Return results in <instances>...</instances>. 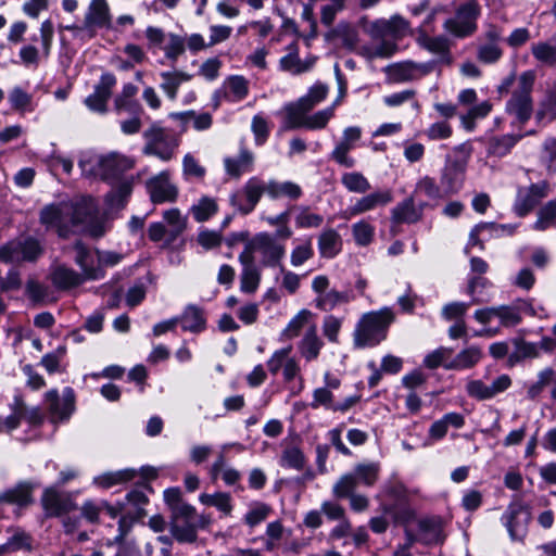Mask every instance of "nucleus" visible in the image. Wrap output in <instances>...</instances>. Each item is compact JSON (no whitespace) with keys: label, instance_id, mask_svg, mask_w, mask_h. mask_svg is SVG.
Instances as JSON below:
<instances>
[{"label":"nucleus","instance_id":"obj_38","mask_svg":"<svg viewBox=\"0 0 556 556\" xmlns=\"http://www.w3.org/2000/svg\"><path fill=\"white\" fill-rule=\"evenodd\" d=\"M482 352L478 346H469L460 351L448 364L444 365L446 369H467L473 367L481 359Z\"/></svg>","mask_w":556,"mask_h":556},{"label":"nucleus","instance_id":"obj_16","mask_svg":"<svg viewBox=\"0 0 556 556\" xmlns=\"http://www.w3.org/2000/svg\"><path fill=\"white\" fill-rule=\"evenodd\" d=\"M84 23L87 29V38L96 36L97 28L112 27V15L106 0H91L86 11Z\"/></svg>","mask_w":556,"mask_h":556},{"label":"nucleus","instance_id":"obj_52","mask_svg":"<svg viewBox=\"0 0 556 556\" xmlns=\"http://www.w3.org/2000/svg\"><path fill=\"white\" fill-rule=\"evenodd\" d=\"M203 505L214 506L225 515H230L232 510L231 496L229 493L216 492L214 494L203 493L199 497Z\"/></svg>","mask_w":556,"mask_h":556},{"label":"nucleus","instance_id":"obj_13","mask_svg":"<svg viewBox=\"0 0 556 556\" xmlns=\"http://www.w3.org/2000/svg\"><path fill=\"white\" fill-rule=\"evenodd\" d=\"M548 194V184L540 181L528 188H519L514 203V211L519 217L528 215L542 199Z\"/></svg>","mask_w":556,"mask_h":556},{"label":"nucleus","instance_id":"obj_60","mask_svg":"<svg viewBox=\"0 0 556 556\" xmlns=\"http://www.w3.org/2000/svg\"><path fill=\"white\" fill-rule=\"evenodd\" d=\"M312 313L308 309H302L300 311L287 325L285 328L282 336H285L288 339H293L298 337L301 332V330L305 327V325L308 323V319L311 317Z\"/></svg>","mask_w":556,"mask_h":556},{"label":"nucleus","instance_id":"obj_9","mask_svg":"<svg viewBox=\"0 0 556 556\" xmlns=\"http://www.w3.org/2000/svg\"><path fill=\"white\" fill-rule=\"evenodd\" d=\"M43 253L39 240L33 237L13 240L2 245V262H36Z\"/></svg>","mask_w":556,"mask_h":556},{"label":"nucleus","instance_id":"obj_64","mask_svg":"<svg viewBox=\"0 0 556 556\" xmlns=\"http://www.w3.org/2000/svg\"><path fill=\"white\" fill-rule=\"evenodd\" d=\"M12 414L4 420V426L8 431L16 429L21 419L26 414V406L21 396H15L14 402L11 404Z\"/></svg>","mask_w":556,"mask_h":556},{"label":"nucleus","instance_id":"obj_10","mask_svg":"<svg viewBox=\"0 0 556 556\" xmlns=\"http://www.w3.org/2000/svg\"><path fill=\"white\" fill-rule=\"evenodd\" d=\"M40 503L48 518L63 517L77 509L73 494L59 491L54 486L43 490Z\"/></svg>","mask_w":556,"mask_h":556},{"label":"nucleus","instance_id":"obj_33","mask_svg":"<svg viewBox=\"0 0 556 556\" xmlns=\"http://www.w3.org/2000/svg\"><path fill=\"white\" fill-rule=\"evenodd\" d=\"M162 83L160 84L161 90L166 94L169 100L177 98L179 87L189 80L192 75L182 71H166L160 73Z\"/></svg>","mask_w":556,"mask_h":556},{"label":"nucleus","instance_id":"obj_62","mask_svg":"<svg viewBox=\"0 0 556 556\" xmlns=\"http://www.w3.org/2000/svg\"><path fill=\"white\" fill-rule=\"evenodd\" d=\"M126 501L134 507L135 518H142L146 516L144 506L148 504L149 498L141 488H136L127 493Z\"/></svg>","mask_w":556,"mask_h":556},{"label":"nucleus","instance_id":"obj_29","mask_svg":"<svg viewBox=\"0 0 556 556\" xmlns=\"http://www.w3.org/2000/svg\"><path fill=\"white\" fill-rule=\"evenodd\" d=\"M178 319L184 331L201 333L206 329L205 312L198 305H187Z\"/></svg>","mask_w":556,"mask_h":556},{"label":"nucleus","instance_id":"obj_59","mask_svg":"<svg viewBox=\"0 0 556 556\" xmlns=\"http://www.w3.org/2000/svg\"><path fill=\"white\" fill-rule=\"evenodd\" d=\"M503 56V49L500 45L481 43L477 50V59L484 64H494Z\"/></svg>","mask_w":556,"mask_h":556},{"label":"nucleus","instance_id":"obj_42","mask_svg":"<svg viewBox=\"0 0 556 556\" xmlns=\"http://www.w3.org/2000/svg\"><path fill=\"white\" fill-rule=\"evenodd\" d=\"M414 194H422L431 200H442L447 198L441 182L430 176L421 177L415 186Z\"/></svg>","mask_w":556,"mask_h":556},{"label":"nucleus","instance_id":"obj_46","mask_svg":"<svg viewBox=\"0 0 556 556\" xmlns=\"http://www.w3.org/2000/svg\"><path fill=\"white\" fill-rule=\"evenodd\" d=\"M418 527L420 531L419 540L425 544L441 543L443 541L439 520L426 518L419 521Z\"/></svg>","mask_w":556,"mask_h":556},{"label":"nucleus","instance_id":"obj_18","mask_svg":"<svg viewBox=\"0 0 556 556\" xmlns=\"http://www.w3.org/2000/svg\"><path fill=\"white\" fill-rule=\"evenodd\" d=\"M68 204L52 203L43 206L39 213V222L46 229H55L60 237L68 232Z\"/></svg>","mask_w":556,"mask_h":556},{"label":"nucleus","instance_id":"obj_43","mask_svg":"<svg viewBox=\"0 0 556 556\" xmlns=\"http://www.w3.org/2000/svg\"><path fill=\"white\" fill-rule=\"evenodd\" d=\"M8 533L10 536L8 538L7 542L2 544V553L30 549L31 538L25 530L21 528H11L8 529Z\"/></svg>","mask_w":556,"mask_h":556},{"label":"nucleus","instance_id":"obj_40","mask_svg":"<svg viewBox=\"0 0 556 556\" xmlns=\"http://www.w3.org/2000/svg\"><path fill=\"white\" fill-rule=\"evenodd\" d=\"M267 195L271 199L287 197L291 200H296L302 195V189L298 184L292 181L279 182L269 180L267 184Z\"/></svg>","mask_w":556,"mask_h":556},{"label":"nucleus","instance_id":"obj_50","mask_svg":"<svg viewBox=\"0 0 556 556\" xmlns=\"http://www.w3.org/2000/svg\"><path fill=\"white\" fill-rule=\"evenodd\" d=\"M556 226V201H548L538 211V219L533 224V228L544 231Z\"/></svg>","mask_w":556,"mask_h":556},{"label":"nucleus","instance_id":"obj_24","mask_svg":"<svg viewBox=\"0 0 556 556\" xmlns=\"http://www.w3.org/2000/svg\"><path fill=\"white\" fill-rule=\"evenodd\" d=\"M426 203L415 205L414 195H410L391 210V222L393 224H415L421 220Z\"/></svg>","mask_w":556,"mask_h":556},{"label":"nucleus","instance_id":"obj_23","mask_svg":"<svg viewBox=\"0 0 556 556\" xmlns=\"http://www.w3.org/2000/svg\"><path fill=\"white\" fill-rule=\"evenodd\" d=\"M362 129L357 126L348 127L343 130L342 140L336 146L331 152V159L339 165L352 168L355 160L349 156V152L354 148L356 141L361 139Z\"/></svg>","mask_w":556,"mask_h":556},{"label":"nucleus","instance_id":"obj_26","mask_svg":"<svg viewBox=\"0 0 556 556\" xmlns=\"http://www.w3.org/2000/svg\"><path fill=\"white\" fill-rule=\"evenodd\" d=\"M224 167L226 174L239 179L243 174L250 173L254 167V154L243 143L240 146L238 156H227L224 159Z\"/></svg>","mask_w":556,"mask_h":556},{"label":"nucleus","instance_id":"obj_47","mask_svg":"<svg viewBox=\"0 0 556 556\" xmlns=\"http://www.w3.org/2000/svg\"><path fill=\"white\" fill-rule=\"evenodd\" d=\"M136 470L130 468L105 472L96 477L94 483L101 488L109 489L113 485L132 480L136 477Z\"/></svg>","mask_w":556,"mask_h":556},{"label":"nucleus","instance_id":"obj_45","mask_svg":"<svg viewBox=\"0 0 556 556\" xmlns=\"http://www.w3.org/2000/svg\"><path fill=\"white\" fill-rule=\"evenodd\" d=\"M317 104L309 99L306 94L301 97L298 101L288 103L285 106L286 125L303 117L312 111Z\"/></svg>","mask_w":556,"mask_h":556},{"label":"nucleus","instance_id":"obj_56","mask_svg":"<svg viewBox=\"0 0 556 556\" xmlns=\"http://www.w3.org/2000/svg\"><path fill=\"white\" fill-rule=\"evenodd\" d=\"M352 233L357 245L367 247L374 239L375 227L367 222L362 220L352 226Z\"/></svg>","mask_w":556,"mask_h":556},{"label":"nucleus","instance_id":"obj_20","mask_svg":"<svg viewBox=\"0 0 556 556\" xmlns=\"http://www.w3.org/2000/svg\"><path fill=\"white\" fill-rule=\"evenodd\" d=\"M134 164V161L127 156L111 153L99 159V174L103 180L113 182V180L121 179L122 174L132 168Z\"/></svg>","mask_w":556,"mask_h":556},{"label":"nucleus","instance_id":"obj_14","mask_svg":"<svg viewBox=\"0 0 556 556\" xmlns=\"http://www.w3.org/2000/svg\"><path fill=\"white\" fill-rule=\"evenodd\" d=\"M242 192L245 197L244 201L240 193H233L230 197V203L240 213L247 215L255 208L263 193H267V185L257 177H252L243 186Z\"/></svg>","mask_w":556,"mask_h":556},{"label":"nucleus","instance_id":"obj_22","mask_svg":"<svg viewBox=\"0 0 556 556\" xmlns=\"http://www.w3.org/2000/svg\"><path fill=\"white\" fill-rule=\"evenodd\" d=\"M416 42L420 48L435 54L440 63L451 64V41L444 35L432 37L425 29L420 28Z\"/></svg>","mask_w":556,"mask_h":556},{"label":"nucleus","instance_id":"obj_2","mask_svg":"<svg viewBox=\"0 0 556 556\" xmlns=\"http://www.w3.org/2000/svg\"><path fill=\"white\" fill-rule=\"evenodd\" d=\"M67 212L68 227L80 226L84 232L96 239L104 236L108 230L106 218L99 213L97 201L91 197L68 204Z\"/></svg>","mask_w":556,"mask_h":556},{"label":"nucleus","instance_id":"obj_28","mask_svg":"<svg viewBox=\"0 0 556 556\" xmlns=\"http://www.w3.org/2000/svg\"><path fill=\"white\" fill-rule=\"evenodd\" d=\"M393 195L391 190H377L372 193L362 197L350 207L352 215H359L372 211L379 206H386L392 202Z\"/></svg>","mask_w":556,"mask_h":556},{"label":"nucleus","instance_id":"obj_39","mask_svg":"<svg viewBox=\"0 0 556 556\" xmlns=\"http://www.w3.org/2000/svg\"><path fill=\"white\" fill-rule=\"evenodd\" d=\"M169 531L179 543H194L198 539L195 521L170 520Z\"/></svg>","mask_w":556,"mask_h":556},{"label":"nucleus","instance_id":"obj_12","mask_svg":"<svg viewBox=\"0 0 556 556\" xmlns=\"http://www.w3.org/2000/svg\"><path fill=\"white\" fill-rule=\"evenodd\" d=\"M45 396L49 404V413L53 421L67 420L74 413L76 396L71 387L64 388L62 399H60L56 389L49 390Z\"/></svg>","mask_w":556,"mask_h":556},{"label":"nucleus","instance_id":"obj_51","mask_svg":"<svg viewBox=\"0 0 556 556\" xmlns=\"http://www.w3.org/2000/svg\"><path fill=\"white\" fill-rule=\"evenodd\" d=\"M341 184L350 192L366 193L371 186L368 179L359 172L344 173L341 177Z\"/></svg>","mask_w":556,"mask_h":556},{"label":"nucleus","instance_id":"obj_61","mask_svg":"<svg viewBox=\"0 0 556 556\" xmlns=\"http://www.w3.org/2000/svg\"><path fill=\"white\" fill-rule=\"evenodd\" d=\"M261 273L257 267L242 268L240 278V289L245 293H253L258 288Z\"/></svg>","mask_w":556,"mask_h":556},{"label":"nucleus","instance_id":"obj_5","mask_svg":"<svg viewBox=\"0 0 556 556\" xmlns=\"http://www.w3.org/2000/svg\"><path fill=\"white\" fill-rule=\"evenodd\" d=\"M481 14L478 0H465L455 9V15L445 20L443 29L455 38L472 36L477 29V21Z\"/></svg>","mask_w":556,"mask_h":556},{"label":"nucleus","instance_id":"obj_30","mask_svg":"<svg viewBox=\"0 0 556 556\" xmlns=\"http://www.w3.org/2000/svg\"><path fill=\"white\" fill-rule=\"evenodd\" d=\"M35 485L27 481L18 482L15 486L2 493V503L16 505L18 511L34 503Z\"/></svg>","mask_w":556,"mask_h":556},{"label":"nucleus","instance_id":"obj_31","mask_svg":"<svg viewBox=\"0 0 556 556\" xmlns=\"http://www.w3.org/2000/svg\"><path fill=\"white\" fill-rule=\"evenodd\" d=\"M511 343L514 350L507 358V365L509 367H514L526 359H534L541 356L540 346L535 342H529L522 338H515L511 340Z\"/></svg>","mask_w":556,"mask_h":556},{"label":"nucleus","instance_id":"obj_35","mask_svg":"<svg viewBox=\"0 0 556 556\" xmlns=\"http://www.w3.org/2000/svg\"><path fill=\"white\" fill-rule=\"evenodd\" d=\"M51 281L56 289L68 290L80 286L85 279L76 270L59 265L51 273Z\"/></svg>","mask_w":556,"mask_h":556},{"label":"nucleus","instance_id":"obj_36","mask_svg":"<svg viewBox=\"0 0 556 556\" xmlns=\"http://www.w3.org/2000/svg\"><path fill=\"white\" fill-rule=\"evenodd\" d=\"M525 135H502L494 136L489 139L486 151L488 154L494 155L497 157L505 156L510 152V150L517 144L519 140H521Z\"/></svg>","mask_w":556,"mask_h":556},{"label":"nucleus","instance_id":"obj_63","mask_svg":"<svg viewBox=\"0 0 556 556\" xmlns=\"http://www.w3.org/2000/svg\"><path fill=\"white\" fill-rule=\"evenodd\" d=\"M496 317L504 327H515L522 320L519 307L509 305L496 306Z\"/></svg>","mask_w":556,"mask_h":556},{"label":"nucleus","instance_id":"obj_19","mask_svg":"<svg viewBox=\"0 0 556 556\" xmlns=\"http://www.w3.org/2000/svg\"><path fill=\"white\" fill-rule=\"evenodd\" d=\"M146 186L154 204L174 202L177 199L178 189L170 182L168 170H163L153 176L147 181Z\"/></svg>","mask_w":556,"mask_h":556},{"label":"nucleus","instance_id":"obj_44","mask_svg":"<svg viewBox=\"0 0 556 556\" xmlns=\"http://www.w3.org/2000/svg\"><path fill=\"white\" fill-rule=\"evenodd\" d=\"M533 58L542 65L553 67L556 65V43L538 41L531 45Z\"/></svg>","mask_w":556,"mask_h":556},{"label":"nucleus","instance_id":"obj_1","mask_svg":"<svg viewBox=\"0 0 556 556\" xmlns=\"http://www.w3.org/2000/svg\"><path fill=\"white\" fill-rule=\"evenodd\" d=\"M394 320L395 314L388 306L363 314L353 332L354 346L365 349L380 344L387 339L389 327Z\"/></svg>","mask_w":556,"mask_h":556},{"label":"nucleus","instance_id":"obj_49","mask_svg":"<svg viewBox=\"0 0 556 556\" xmlns=\"http://www.w3.org/2000/svg\"><path fill=\"white\" fill-rule=\"evenodd\" d=\"M8 101L14 111L21 113L34 111L33 96L20 86L9 92Z\"/></svg>","mask_w":556,"mask_h":556},{"label":"nucleus","instance_id":"obj_41","mask_svg":"<svg viewBox=\"0 0 556 556\" xmlns=\"http://www.w3.org/2000/svg\"><path fill=\"white\" fill-rule=\"evenodd\" d=\"M223 87L228 91L229 102H239L249 93V80L241 75L227 77Z\"/></svg>","mask_w":556,"mask_h":556},{"label":"nucleus","instance_id":"obj_37","mask_svg":"<svg viewBox=\"0 0 556 556\" xmlns=\"http://www.w3.org/2000/svg\"><path fill=\"white\" fill-rule=\"evenodd\" d=\"M354 300L352 291H327L316 299V307L324 312H330L340 304H346Z\"/></svg>","mask_w":556,"mask_h":556},{"label":"nucleus","instance_id":"obj_7","mask_svg":"<svg viewBox=\"0 0 556 556\" xmlns=\"http://www.w3.org/2000/svg\"><path fill=\"white\" fill-rule=\"evenodd\" d=\"M334 73H336V77L340 81V97L337 98L330 106H328L324 110H320V111L314 113L313 115H308V116L305 115V116L286 125L287 128L296 129V128L305 127L307 129H323L327 126L329 121L334 116L336 108L340 104V102L342 101V99L345 97V93H346V83L342 77V74H341V71H340L338 64H336V66H334Z\"/></svg>","mask_w":556,"mask_h":556},{"label":"nucleus","instance_id":"obj_3","mask_svg":"<svg viewBox=\"0 0 556 556\" xmlns=\"http://www.w3.org/2000/svg\"><path fill=\"white\" fill-rule=\"evenodd\" d=\"M535 75L532 71H526L518 78V86L513 91L510 99L506 102L505 111L513 116L515 121L523 125L532 116L533 101L532 90L534 86Z\"/></svg>","mask_w":556,"mask_h":556},{"label":"nucleus","instance_id":"obj_25","mask_svg":"<svg viewBox=\"0 0 556 556\" xmlns=\"http://www.w3.org/2000/svg\"><path fill=\"white\" fill-rule=\"evenodd\" d=\"M288 53L279 60L281 71L291 75H300L311 71L316 62L315 56H308L301 60L299 56V47L296 42H292L287 47Z\"/></svg>","mask_w":556,"mask_h":556},{"label":"nucleus","instance_id":"obj_53","mask_svg":"<svg viewBox=\"0 0 556 556\" xmlns=\"http://www.w3.org/2000/svg\"><path fill=\"white\" fill-rule=\"evenodd\" d=\"M165 58L172 63H176L178 58L186 51V39L180 35L169 33L167 35V42L163 47Z\"/></svg>","mask_w":556,"mask_h":556},{"label":"nucleus","instance_id":"obj_11","mask_svg":"<svg viewBox=\"0 0 556 556\" xmlns=\"http://www.w3.org/2000/svg\"><path fill=\"white\" fill-rule=\"evenodd\" d=\"M251 245L262 254V265L265 267L279 266L286 254L285 245L279 243L269 232L256 233L251 241Z\"/></svg>","mask_w":556,"mask_h":556},{"label":"nucleus","instance_id":"obj_27","mask_svg":"<svg viewBox=\"0 0 556 556\" xmlns=\"http://www.w3.org/2000/svg\"><path fill=\"white\" fill-rule=\"evenodd\" d=\"M135 178L132 176L122 177L113 180V187L105 195V202L110 208L121 210L125 206L134 188Z\"/></svg>","mask_w":556,"mask_h":556},{"label":"nucleus","instance_id":"obj_58","mask_svg":"<svg viewBox=\"0 0 556 556\" xmlns=\"http://www.w3.org/2000/svg\"><path fill=\"white\" fill-rule=\"evenodd\" d=\"M333 35L341 39L342 45L348 49H354L358 42V33L349 23H339L333 29Z\"/></svg>","mask_w":556,"mask_h":556},{"label":"nucleus","instance_id":"obj_4","mask_svg":"<svg viewBox=\"0 0 556 556\" xmlns=\"http://www.w3.org/2000/svg\"><path fill=\"white\" fill-rule=\"evenodd\" d=\"M381 472L379 462H363L354 466L351 472L342 475L332 486L333 496L349 495L351 490L358 486L372 488L378 482Z\"/></svg>","mask_w":556,"mask_h":556},{"label":"nucleus","instance_id":"obj_55","mask_svg":"<svg viewBox=\"0 0 556 556\" xmlns=\"http://www.w3.org/2000/svg\"><path fill=\"white\" fill-rule=\"evenodd\" d=\"M218 206L215 200L203 197L198 204L192 205L191 212L199 223L205 222L217 213Z\"/></svg>","mask_w":556,"mask_h":556},{"label":"nucleus","instance_id":"obj_54","mask_svg":"<svg viewBox=\"0 0 556 556\" xmlns=\"http://www.w3.org/2000/svg\"><path fill=\"white\" fill-rule=\"evenodd\" d=\"M295 226L301 229L318 228L324 223V217L319 214L312 213L308 206L296 207Z\"/></svg>","mask_w":556,"mask_h":556},{"label":"nucleus","instance_id":"obj_17","mask_svg":"<svg viewBox=\"0 0 556 556\" xmlns=\"http://www.w3.org/2000/svg\"><path fill=\"white\" fill-rule=\"evenodd\" d=\"M466 160H447L441 170L440 181L447 195L451 197L460 191L466 178Z\"/></svg>","mask_w":556,"mask_h":556},{"label":"nucleus","instance_id":"obj_15","mask_svg":"<svg viewBox=\"0 0 556 556\" xmlns=\"http://www.w3.org/2000/svg\"><path fill=\"white\" fill-rule=\"evenodd\" d=\"M74 261L81 269V276L85 280H99L104 278L105 270L97 263V252L93 253L80 240L73 245Z\"/></svg>","mask_w":556,"mask_h":556},{"label":"nucleus","instance_id":"obj_57","mask_svg":"<svg viewBox=\"0 0 556 556\" xmlns=\"http://www.w3.org/2000/svg\"><path fill=\"white\" fill-rule=\"evenodd\" d=\"M66 354V348L63 345L58 346L53 352L47 353L41 357L40 365L47 370L48 374L62 371L61 362Z\"/></svg>","mask_w":556,"mask_h":556},{"label":"nucleus","instance_id":"obj_32","mask_svg":"<svg viewBox=\"0 0 556 556\" xmlns=\"http://www.w3.org/2000/svg\"><path fill=\"white\" fill-rule=\"evenodd\" d=\"M317 244L323 258H333L342 251L343 241L336 229L327 228L318 236Z\"/></svg>","mask_w":556,"mask_h":556},{"label":"nucleus","instance_id":"obj_34","mask_svg":"<svg viewBox=\"0 0 556 556\" xmlns=\"http://www.w3.org/2000/svg\"><path fill=\"white\" fill-rule=\"evenodd\" d=\"M323 346L324 342L317 334V326L315 324L311 325L299 343V351L301 355L307 362H312L319 356Z\"/></svg>","mask_w":556,"mask_h":556},{"label":"nucleus","instance_id":"obj_8","mask_svg":"<svg viewBox=\"0 0 556 556\" xmlns=\"http://www.w3.org/2000/svg\"><path fill=\"white\" fill-rule=\"evenodd\" d=\"M530 520L531 513L529 507L520 500L513 501L502 516V522L513 541H522L525 539Z\"/></svg>","mask_w":556,"mask_h":556},{"label":"nucleus","instance_id":"obj_6","mask_svg":"<svg viewBox=\"0 0 556 556\" xmlns=\"http://www.w3.org/2000/svg\"><path fill=\"white\" fill-rule=\"evenodd\" d=\"M143 138L146 139L143 153L146 155H155L165 162L172 160L179 144L178 139L172 132L157 124H152L143 132Z\"/></svg>","mask_w":556,"mask_h":556},{"label":"nucleus","instance_id":"obj_21","mask_svg":"<svg viewBox=\"0 0 556 556\" xmlns=\"http://www.w3.org/2000/svg\"><path fill=\"white\" fill-rule=\"evenodd\" d=\"M116 84V78L111 73H104L94 90L85 99L87 108L97 113H105L108 101L112 94V88Z\"/></svg>","mask_w":556,"mask_h":556},{"label":"nucleus","instance_id":"obj_48","mask_svg":"<svg viewBox=\"0 0 556 556\" xmlns=\"http://www.w3.org/2000/svg\"><path fill=\"white\" fill-rule=\"evenodd\" d=\"M279 464L283 468L303 470L306 465V457L299 446L290 445L282 451Z\"/></svg>","mask_w":556,"mask_h":556}]
</instances>
